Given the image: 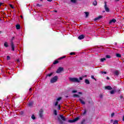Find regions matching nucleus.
<instances>
[{"instance_id":"1","label":"nucleus","mask_w":124,"mask_h":124,"mask_svg":"<svg viewBox=\"0 0 124 124\" xmlns=\"http://www.w3.org/2000/svg\"><path fill=\"white\" fill-rule=\"evenodd\" d=\"M58 81V76H55L50 79V82L51 83H56Z\"/></svg>"},{"instance_id":"2","label":"nucleus","mask_w":124,"mask_h":124,"mask_svg":"<svg viewBox=\"0 0 124 124\" xmlns=\"http://www.w3.org/2000/svg\"><path fill=\"white\" fill-rule=\"evenodd\" d=\"M69 80L71 81V82H75L77 83H79L80 82L79 79L76 78H69Z\"/></svg>"},{"instance_id":"3","label":"nucleus","mask_w":124,"mask_h":124,"mask_svg":"<svg viewBox=\"0 0 124 124\" xmlns=\"http://www.w3.org/2000/svg\"><path fill=\"white\" fill-rule=\"evenodd\" d=\"M15 38V37H12L11 40L12 42L11 43V48H12V50H13V51H15V46H14V43H13V40H14V39Z\"/></svg>"},{"instance_id":"4","label":"nucleus","mask_w":124,"mask_h":124,"mask_svg":"<svg viewBox=\"0 0 124 124\" xmlns=\"http://www.w3.org/2000/svg\"><path fill=\"white\" fill-rule=\"evenodd\" d=\"M62 98V97H59L57 98L56 101L54 103L55 106H58V104H59V103L61 100Z\"/></svg>"},{"instance_id":"5","label":"nucleus","mask_w":124,"mask_h":124,"mask_svg":"<svg viewBox=\"0 0 124 124\" xmlns=\"http://www.w3.org/2000/svg\"><path fill=\"white\" fill-rule=\"evenodd\" d=\"M78 120H79V117H77L73 120H68V123H75V122H77V121H78Z\"/></svg>"},{"instance_id":"6","label":"nucleus","mask_w":124,"mask_h":124,"mask_svg":"<svg viewBox=\"0 0 124 124\" xmlns=\"http://www.w3.org/2000/svg\"><path fill=\"white\" fill-rule=\"evenodd\" d=\"M63 70V67H60L57 70L56 73H61V72H62V71Z\"/></svg>"},{"instance_id":"7","label":"nucleus","mask_w":124,"mask_h":124,"mask_svg":"<svg viewBox=\"0 0 124 124\" xmlns=\"http://www.w3.org/2000/svg\"><path fill=\"white\" fill-rule=\"evenodd\" d=\"M105 9L106 12H110V9H109L107 5L106 4V3H105Z\"/></svg>"},{"instance_id":"8","label":"nucleus","mask_w":124,"mask_h":124,"mask_svg":"<svg viewBox=\"0 0 124 124\" xmlns=\"http://www.w3.org/2000/svg\"><path fill=\"white\" fill-rule=\"evenodd\" d=\"M39 115H40V117H41V118H42V117H43V110L41 109L40 110Z\"/></svg>"},{"instance_id":"9","label":"nucleus","mask_w":124,"mask_h":124,"mask_svg":"<svg viewBox=\"0 0 124 124\" xmlns=\"http://www.w3.org/2000/svg\"><path fill=\"white\" fill-rule=\"evenodd\" d=\"M85 38V36L84 35H80L79 36H78V39H84Z\"/></svg>"},{"instance_id":"10","label":"nucleus","mask_w":124,"mask_h":124,"mask_svg":"<svg viewBox=\"0 0 124 124\" xmlns=\"http://www.w3.org/2000/svg\"><path fill=\"white\" fill-rule=\"evenodd\" d=\"M105 89H106V90H112V88H111V86H108L105 87Z\"/></svg>"},{"instance_id":"11","label":"nucleus","mask_w":124,"mask_h":124,"mask_svg":"<svg viewBox=\"0 0 124 124\" xmlns=\"http://www.w3.org/2000/svg\"><path fill=\"white\" fill-rule=\"evenodd\" d=\"M4 47H6V48H7V47H8V46H9L8 45V43H7V42H6L4 43Z\"/></svg>"},{"instance_id":"12","label":"nucleus","mask_w":124,"mask_h":124,"mask_svg":"<svg viewBox=\"0 0 124 124\" xmlns=\"http://www.w3.org/2000/svg\"><path fill=\"white\" fill-rule=\"evenodd\" d=\"M112 23H116V19H113L109 21V24H112Z\"/></svg>"},{"instance_id":"13","label":"nucleus","mask_w":124,"mask_h":124,"mask_svg":"<svg viewBox=\"0 0 124 124\" xmlns=\"http://www.w3.org/2000/svg\"><path fill=\"white\" fill-rule=\"evenodd\" d=\"M16 30H20V29L21 28V26L19 24L16 25Z\"/></svg>"},{"instance_id":"14","label":"nucleus","mask_w":124,"mask_h":124,"mask_svg":"<svg viewBox=\"0 0 124 124\" xmlns=\"http://www.w3.org/2000/svg\"><path fill=\"white\" fill-rule=\"evenodd\" d=\"M114 75H116L117 76H118V75H119V71H115L114 72Z\"/></svg>"},{"instance_id":"15","label":"nucleus","mask_w":124,"mask_h":124,"mask_svg":"<svg viewBox=\"0 0 124 124\" xmlns=\"http://www.w3.org/2000/svg\"><path fill=\"white\" fill-rule=\"evenodd\" d=\"M60 118L62 119V121H65V117L64 116H63L62 115H60Z\"/></svg>"},{"instance_id":"16","label":"nucleus","mask_w":124,"mask_h":124,"mask_svg":"<svg viewBox=\"0 0 124 124\" xmlns=\"http://www.w3.org/2000/svg\"><path fill=\"white\" fill-rule=\"evenodd\" d=\"M53 75V73H51L50 74H48L47 75H46V78H47V77H51V76H52Z\"/></svg>"},{"instance_id":"17","label":"nucleus","mask_w":124,"mask_h":124,"mask_svg":"<svg viewBox=\"0 0 124 124\" xmlns=\"http://www.w3.org/2000/svg\"><path fill=\"white\" fill-rule=\"evenodd\" d=\"M79 101H80V102H81V103L82 104H83V105H84V104H85V103L84 102V101H83V100H82V99H79Z\"/></svg>"},{"instance_id":"18","label":"nucleus","mask_w":124,"mask_h":124,"mask_svg":"<svg viewBox=\"0 0 124 124\" xmlns=\"http://www.w3.org/2000/svg\"><path fill=\"white\" fill-rule=\"evenodd\" d=\"M84 14H85V17L87 18L88 16H89V13L88 12H84Z\"/></svg>"},{"instance_id":"19","label":"nucleus","mask_w":124,"mask_h":124,"mask_svg":"<svg viewBox=\"0 0 124 124\" xmlns=\"http://www.w3.org/2000/svg\"><path fill=\"white\" fill-rule=\"evenodd\" d=\"M116 56L117 58H121L122 57V55L119 53L116 54Z\"/></svg>"},{"instance_id":"20","label":"nucleus","mask_w":124,"mask_h":124,"mask_svg":"<svg viewBox=\"0 0 124 124\" xmlns=\"http://www.w3.org/2000/svg\"><path fill=\"white\" fill-rule=\"evenodd\" d=\"M74 97H80V96L79 95L77 94H74L73 95Z\"/></svg>"},{"instance_id":"21","label":"nucleus","mask_w":124,"mask_h":124,"mask_svg":"<svg viewBox=\"0 0 124 124\" xmlns=\"http://www.w3.org/2000/svg\"><path fill=\"white\" fill-rule=\"evenodd\" d=\"M85 83H86V84H90V81H89L88 79H85Z\"/></svg>"},{"instance_id":"22","label":"nucleus","mask_w":124,"mask_h":124,"mask_svg":"<svg viewBox=\"0 0 124 124\" xmlns=\"http://www.w3.org/2000/svg\"><path fill=\"white\" fill-rule=\"evenodd\" d=\"M31 118L32 120H35V116H34V115L33 114L31 115Z\"/></svg>"},{"instance_id":"23","label":"nucleus","mask_w":124,"mask_h":124,"mask_svg":"<svg viewBox=\"0 0 124 124\" xmlns=\"http://www.w3.org/2000/svg\"><path fill=\"white\" fill-rule=\"evenodd\" d=\"M101 18H102V16H98V17L96 18L95 19V20H99V19H101Z\"/></svg>"},{"instance_id":"24","label":"nucleus","mask_w":124,"mask_h":124,"mask_svg":"<svg viewBox=\"0 0 124 124\" xmlns=\"http://www.w3.org/2000/svg\"><path fill=\"white\" fill-rule=\"evenodd\" d=\"M114 93H115V90H112L111 91H110L111 94H114Z\"/></svg>"},{"instance_id":"25","label":"nucleus","mask_w":124,"mask_h":124,"mask_svg":"<svg viewBox=\"0 0 124 124\" xmlns=\"http://www.w3.org/2000/svg\"><path fill=\"white\" fill-rule=\"evenodd\" d=\"M101 62H103L104 61H106V59L105 58H103L100 59Z\"/></svg>"},{"instance_id":"26","label":"nucleus","mask_w":124,"mask_h":124,"mask_svg":"<svg viewBox=\"0 0 124 124\" xmlns=\"http://www.w3.org/2000/svg\"><path fill=\"white\" fill-rule=\"evenodd\" d=\"M93 5H96V4H97V2H96V1H94L93 2Z\"/></svg>"},{"instance_id":"27","label":"nucleus","mask_w":124,"mask_h":124,"mask_svg":"<svg viewBox=\"0 0 124 124\" xmlns=\"http://www.w3.org/2000/svg\"><path fill=\"white\" fill-rule=\"evenodd\" d=\"M106 58H107V59H110L111 58V56L110 55H107L106 56Z\"/></svg>"},{"instance_id":"28","label":"nucleus","mask_w":124,"mask_h":124,"mask_svg":"<svg viewBox=\"0 0 124 124\" xmlns=\"http://www.w3.org/2000/svg\"><path fill=\"white\" fill-rule=\"evenodd\" d=\"M72 93H77V90H73V91H72Z\"/></svg>"},{"instance_id":"29","label":"nucleus","mask_w":124,"mask_h":124,"mask_svg":"<svg viewBox=\"0 0 124 124\" xmlns=\"http://www.w3.org/2000/svg\"><path fill=\"white\" fill-rule=\"evenodd\" d=\"M113 124H118V121L117 120L114 121L113 122Z\"/></svg>"},{"instance_id":"30","label":"nucleus","mask_w":124,"mask_h":124,"mask_svg":"<svg viewBox=\"0 0 124 124\" xmlns=\"http://www.w3.org/2000/svg\"><path fill=\"white\" fill-rule=\"evenodd\" d=\"M54 115H55L56 116H57V115L58 114V113H57V111L56 110H54Z\"/></svg>"},{"instance_id":"31","label":"nucleus","mask_w":124,"mask_h":124,"mask_svg":"<svg viewBox=\"0 0 124 124\" xmlns=\"http://www.w3.org/2000/svg\"><path fill=\"white\" fill-rule=\"evenodd\" d=\"M58 62H58V61H55L53 62V64H57V63H58Z\"/></svg>"},{"instance_id":"32","label":"nucleus","mask_w":124,"mask_h":124,"mask_svg":"<svg viewBox=\"0 0 124 124\" xmlns=\"http://www.w3.org/2000/svg\"><path fill=\"white\" fill-rule=\"evenodd\" d=\"M7 60L8 61H9V60H10V57L9 56H7Z\"/></svg>"},{"instance_id":"33","label":"nucleus","mask_w":124,"mask_h":124,"mask_svg":"<svg viewBox=\"0 0 124 124\" xmlns=\"http://www.w3.org/2000/svg\"><path fill=\"white\" fill-rule=\"evenodd\" d=\"M114 115H115V113H114V112L112 113L111 114V117H114Z\"/></svg>"},{"instance_id":"34","label":"nucleus","mask_w":124,"mask_h":124,"mask_svg":"<svg viewBox=\"0 0 124 124\" xmlns=\"http://www.w3.org/2000/svg\"><path fill=\"white\" fill-rule=\"evenodd\" d=\"M64 58H65V56H64V57H61L59 59V60H62V59H64Z\"/></svg>"},{"instance_id":"35","label":"nucleus","mask_w":124,"mask_h":124,"mask_svg":"<svg viewBox=\"0 0 124 124\" xmlns=\"http://www.w3.org/2000/svg\"><path fill=\"white\" fill-rule=\"evenodd\" d=\"M29 106H31L32 105V103H29L28 104Z\"/></svg>"},{"instance_id":"36","label":"nucleus","mask_w":124,"mask_h":124,"mask_svg":"<svg viewBox=\"0 0 124 124\" xmlns=\"http://www.w3.org/2000/svg\"><path fill=\"white\" fill-rule=\"evenodd\" d=\"M58 110H61V105H58Z\"/></svg>"},{"instance_id":"37","label":"nucleus","mask_w":124,"mask_h":124,"mask_svg":"<svg viewBox=\"0 0 124 124\" xmlns=\"http://www.w3.org/2000/svg\"><path fill=\"white\" fill-rule=\"evenodd\" d=\"M70 55H71L72 56V55H75V54L74 53V52H71L70 53Z\"/></svg>"},{"instance_id":"38","label":"nucleus","mask_w":124,"mask_h":124,"mask_svg":"<svg viewBox=\"0 0 124 124\" xmlns=\"http://www.w3.org/2000/svg\"><path fill=\"white\" fill-rule=\"evenodd\" d=\"M91 78H92V79H94V80H95V78H94V76H91Z\"/></svg>"},{"instance_id":"39","label":"nucleus","mask_w":124,"mask_h":124,"mask_svg":"<svg viewBox=\"0 0 124 124\" xmlns=\"http://www.w3.org/2000/svg\"><path fill=\"white\" fill-rule=\"evenodd\" d=\"M72 2H76V0H71Z\"/></svg>"},{"instance_id":"40","label":"nucleus","mask_w":124,"mask_h":124,"mask_svg":"<svg viewBox=\"0 0 124 124\" xmlns=\"http://www.w3.org/2000/svg\"><path fill=\"white\" fill-rule=\"evenodd\" d=\"M10 7H11V8H14V7L13 6V5H11V4H10Z\"/></svg>"},{"instance_id":"41","label":"nucleus","mask_w":124,"mask_h":124,"mask_svg":"<svg viewBox=\"0 0 124 124\" xmlns=\"http://www.w3.org/2000/svg\"><path fill=\"white\" fill-rule=\"evenodd\" d=\"M83 80V78H82V77H80V78H79V81L80 80Z\"/></svg>"},{"instance_id":"42","label":"nucleus","mask_w":124,"mask_h":124,"mask_svg":"<svg viewBox=\"0 0 124 124\" xmlns=\"http://www.w3.org/2000/svg\"><path fill=\"white\" fill-rule=\"evenodd\" d=\"M102 73H104V74H107V72H102Z\"/></svg>"},{"instance_id":"43","label":"nucleus","mask_w":124,"mask_h":124,"mask_svg":"<svg viewBox=\"0 0 124 124\" xmlns=\"http://www.w3.org/2000/svg\"><path fill=\"white\" fill-rule=\"evenodd\" d=\"M79 94H83V93L82 92H78Z\"/></svg>"},{"instance_id":"44","label":"nucleus","mask_w":124,"mask_h":124,"mask_svg":"<svg viewBox=\"0 0 124 124\" xmlns=\"http://www.w3.org/2000/svg\"><path fill=\"white\" fill-rule=\"evenodd\" d=\"M86 110H85V111H84V112H83V115H85V114H86Z\"/></svg>"},{"instance_id":"45","label":"nucleus","mask_w":124,"mask_h":124,"mask_svg":"<svg viewBox=\"0 0 124 124\" xmlns=\"http://www.w3.org/2000/svg\"><path fill=\"white\" fill-rule=\"evenodd\" d=\"M1 5H2V3H0V7L1 6Z\"/></svg>"},{"instance_id":"46","label":"nucleus","mask_w":124,"mask_h":124,"mask_svg":"<svg viewBox=\"0 0 124 124\" xmlns=\"http://www.w3.org/2000/svg\"><path fill=\"white\" fill-rule=\"evenodd\" d=\"M107 80H109V79H110V78L109 77H107Z\"/></svg>"},{"instance_id":"47","label":"nucleus","mask_w":124,"mask_h":124,"mask_svg":"<svg viewBox=\"0 0 124 124\" xmlns=\"http://www.w3.org/2000/svg\"><path fill=\"white\" fill-rule=\"evenodd\" d=\"M37 6H40V5H39V4H37Z\"/></svg>"},{"instance_id":"48","label":"nucleus","mask_w":124,"mask_h":124,"mask_svg":"<svg viewBox=\"0 0 124 124\" xmlns=\"http://www.w3.org/2000/svg\"><path fill=\"white\" fill-rule=\"evenodd\" d=\"M29 91H30V92H31V88H30V89H29Z\"/></svg>"},{"instance_id":"49","label":"nucleus","mask_w":124,"mask_h":124,"mask_svg":"<svg viewBox=\"0 0 124 124\" xmlns=\"http://www.w3.org/2000/svg\"><path fill=\"white\" fill-rule=\"evenodd\" d=\"M47 1H52V0H47Z\"/></svg>"},{"instance_id":"50","label":"nucleus","mask_w":124,"mask_h":124,"mask_svg":"<svg viewBox=\"0 0 124 124\" xmlns=\"http://www.w3.org/2000/svg\"><path fill=\"white\" fill-rule=\"evenodd\" d=\"M116 1H119L120 0H115Z\"/></svg>"},{"instance_id":"51","label":"nucleus","mask_w":124,"mask_h":124,"mask_svg":"<svg viewBox=\"0 0 124 124\" xmlns=\"http://www.w3.org/2000/svg\"><path fill=\"white\" fill-rule=\"evenodd\" d=\"M83 77H87V76H84Z\"/></svg>"},{"instance_id":"52","label":"nucleus","mask_w":124,"mask_h":124,"mask_svg":"<svg viewBox=\"0 0 124 124\" xmlns=\"http://www.w3.org/2000/svg\"><path fill=\"white\" fill-rule=\"evenodd\" d=\"M111 122H113V120H111Z\"/></svg>"},{"instance_id":"53","label":"nucleus","mask_w":124,"mask_h":124,"mask_svg":"<svg viewBox=\"0 0 124 124\" xmlns=\"http://www.w3.org/2000/svg\"><path fill=\"white\" fill-rule=\"evenodd\" d=\"M17 62H19V60H17Z\"/></svg>"}]
</instances>
